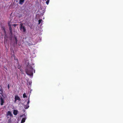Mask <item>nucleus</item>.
Here are the masks:
<instances>
[{
	"label": "nucleus",
	"mask_w": 123,
	"mask_h": 123,
	"mask_svg": "<svg viewBox=\"0 0 123 123\" xmlns=\"http://www.w3.org/2000/svg\"><path fill=\"white\" fill-rule=\"evenodd\" d=\"M35 73V70L31 65L28 64L26 66L25 69V71L26 74L28 75L32 76L33 72Z\"/></svg>",
	"instance_id": "f257e3e1"
},
{
	"label": "nucleus",
	"mask_w": 123,
	"mask_h": 123,
	"mask_svg": "<svg viewBox=\"0 0 123 123\" xmlns=\"http://www.w3.org/2000/svg\"><path fill=\"white\" fill-rule=\"evenodd\" d=\"M19 28L20 30L23 33H25L26 32V27L25 26L24 24L22 23H20L19 25Z\"/></svg>",
	"instance_id": "f03ea898"
},
{
	"label": "nucleus",
	"mask_w": 123,
	"mask_h": 123,
	"mask_svg": "<svg viewBox=\"0 0 123 123\" xmlns=\"http://www.w3.org/2000/svg\"><path fill=\"white\" fill-rule=\"evenodd\" d=\"M5 97L3 95H2V96H0V100L1 105H2L3 104L5 103L4 100H5Z\"/></svg>",
	"instance_id": "7ed1b4c3"
},
{
	"label": "nucleus",
	"mask_w": 123,
	"mask_h": 123,
	"mask_svg": "<svg viewBox=\"0 0 123 123\" xmlns=\"http://www.w3.org/2000/svg\"><path fill=\"white\" fill-rule=\"evenodd\" d=\"M1 30L4 32V37L5 38H6L7 36L6 34V29L4 26H2L1 27Z\"/></svg>",
	"instance_id": "20e7f679"
},
{
	"label": "nucleus",
	"mask_w": 123,
	"mask_h": 123,
	"mask_svg": "<svg viewBox=\"0 0 123 123\" xmlns=\"http://www.w3.org/2000/svg\"><path fill=\"white\" fill-rule=\"evenodd\" d=\"M27 100H28V101L27 102V105H24V108L26 109H27L29 106L28 105L30 102L29 98L28 99H27L26 100H25V101H27Z\"/></svg>",
	"instance_id": "39448f33"
},
{
	"label": "nucleus",
	"mask_w": 123,
	"mask_h": 123,
	"mask_svg": "<svg viewBox=\"0 0 123 123\" xmlns=\"http://www.w3.org/2000/svg\"><path fill=\"white\" fill-rule=\"evenodd\" d=\"M17 100L19 101H20L21 99L17 95H15V100L14 101V102L15 103L16 102Z\"/></svg>",
	"instance_id": "423d86ee"
},
{
	"label": "nucleus",
	"mask_w": 123,
	"mask_h": 123,
	"mask_svg": "<svg viewBox=\"0 0 123 123\" xmlns=\"http://www.w3.org/2000/svg\"><path fill=\"white\" fill-rule=\"evenodd\" d=\"M7 116H8L9 115L10 117H12L13 116V115L12 113H11L10 111H8L6 114Z\"/></svg>",
	"instance_id": "0eeeda50"
},
{
	"label": "nucleus",
	"mask_w": 123,
	"mask_h": 123,
	"mask_svg": "<svg viewBox=\"0 0 123 123\" xmlns=\"http://www.w3.org/2000/svg\"><path fill=\"white\" fill-rule=\"evenodd\" d=\"M18 113V111L16 110H14L13 111V114L15 115H16Z\"/></svg>",
	"instance_id": "6e6552de"
},
{
	"label": "nucleus",
	"mask_w": 123,
	"mask_h": 123,
	"mask_svg": "<svg viewBox=\"0 0 123 123\" xmlns=\"http://www.w3.org/2000/svg\"><path fill=\"white\" fill-rule=\"evenodd\" d=\"M25 0H19V4L20 5H22L24 2Z\"/></svg>",
	"instance_id": "1a4fd4ad"
},
{
	"label": "nucleus",
	"mask_w": 123,
	"mask_h": 123,
	"mask_svg": "<svg viewBox=\"0 0 123 123\" xmlns=\"http://www.w3.org/2000/svg\"><path fill=\"white\" fill-rule=\"evenodd\" d=\"M14 39L15 40V44H17L18 40L16 37L15 36L14 37Z\"/></svg>",
	"instance_id": "9d476101"
},
{
	"label": "nucleus",
	"mask_w": 123,
	"mask_h": 123,
	"mask_svg": "<svg viewBox=\"0 0 123 123\" xmlns=\"http://www.w3.org/2000/svg\"><path fill=\"white\" fill-rule=\"evenodd\" d=\"M25 120H26L25 118H24H24H23L22 120L21 121V123H24L25 122Z\"/></svg>",
	"instance_id": "9b49d317"
},
{
	"label": "nucleus",
	"mask_w": 123,
	"mask_h": 123,
	"mask_svg": "<svg viewBox=\"0 0 123 123\" xmlns=\"http://www.w3.org/2000/svg\"><path fill=\"white\" fill-rule=\"evenodd\" d=\"M0 94H1L2 95H3L2 93L3 92V90L2 88H0Z\"/></svg>",
	"instance_id": "f8f14e48"
},
{
	"label": "nucleus",
	"mask_w": 123,
	"mask_h": 123,
	"mask_svg": "<svg viewBox=\"0 0 123 123\" xmlns=\"http://www.w3.org/2000/svg\"><path fill=\"white\" fill-rule=\"evenodd\" d=\"M18 68L19 69H20V68H21V66L19 64V62H18Z\"/></svg>",
	"instance_id": "ddd939ff"
},
{
	"label": "nucleus",
	"mask_w": 123,
	"mask_h": 123,
	"mask_svg": "<svg viewBox=\"0 0 123 123\" xmlns=\"http://www.w3.org/2000/svg\"><path fill=\"white\" fill-rule=\"evenodd\" d=\"M23 97L24 98H26L27 97V96L25 93H24L23 95Z\"/></svg>",
	"instance_id": "4468645a"
},
{
	"label": "nucleus",
	"mask_w": 123,
	"mask_h": 123,
	"mask_svg": "<svg viewBox=\"0 0 123 123\" xmlns=\"http://www.w3.org/2000/svg\"><path fill=\"white\" fill-rule=\"evenodd\" d=\"M42 21V19H39L38 20V24H40V23L41 22V21Z\"/></svg>",
	"instance_id": "2eb2a0df"
},
{
	"label": "nucleus",
	"mask_w": 123,
	"mask_h": 123,
	"mask_svg": "<svg viewBox=\"0 0 123 123\" xmlns=\"http://www.w3.org/2000/svg\"><path fill=\"white\" fill-rule=\"evenodd\" d=\"M49 0H47L46 1V3L47 5H48L49 4Z\"/></svg>",
	"instance_id": "dca6fc26"
},
{
	"label": "nucleus",
	"mask_w": 123,
	"mask_h": 123,
	"mask_svg": "<svg viewBox=\"0 0 123 123\" xmlns=\"http://www.w3.org/2000/svg\"><path fill=\"white\" fill-rule=\"evenodd\" d=\"M9 30L10 31H12V28L11 26H10L9 27Z\"/></svg>",
	"instance_id": "f3484780"
},
{
	"label": "nucleus",
	"mask_w": 123,
	"mask_h": 123,
	"mask_svg": "<svg viewBox=\"0 0 123 123\" xmlns=\"http://www.w3.org/2000/svg\"><path fill=\"white\" fill-rule=\"evenodd\" d=\"M10 31V36H12V31Z\"/></svg>",
	"instance_id": "a211bd4d"
},
{
	"label": "nucleus",
	"mask_w": 123,
	"mask_h": 123,
	"mask_svg": "<svg viewBox=\"0 0 123 123\" xmlns=\"http://www.w3.org/2000/svg\"><path fill=\"white\" fill-rule=\"evenodd\" d=\"M14 59L15 60H16L17 61V63L19 62H18V58H14Z\"/></svg>",
	"instance_id": "6ab92c4d"
},
{
	"label": "nucleus",
	"mask_w": 123,
	"mask_h": 123,
	"mask_svg": "<svg viewBox=\"0 0 123 123\" xmlns=\"http://www.w3.org/2000/svg\"><path fill=\"white\" fill-rule=\"evenodd\" d=\"M17 25L16 24H14L12 25L14 27H15Z\"/></svg>",
	"instance_id": "aec40b11"
},
{
	"label": "nucleus",
	"mask_w": 123,
	"mask_h": 123,
	"mask_svg": "<svg viewBox=\"0 0 123 123\" xmlns=\"http://www.w3.org/2000/svg\"><path fill=\"white\" fill-rule=\"evenodd\" d=\"M9 88H10L9 85V84H8V89H9Z\"/></svg>",
	"instance_id": "412c9836"
},
{
	"label": "nucleus",
	"mask_w": 123,
	"mask_h": 123,
	"mask_svg": "<svg viewBox=\"0 0 123 123\" xmlns=\"http://www.w3.org/2000/svg\"><path fill=\"white\" fill-rule=\"evenodd\" d=\"M8 26H9V27L10 26H11V25H10L9 23L8 24Z\"/></svg>",
	"instance_id": "4be33fe9"
},
{
	"label": "nucleus",
	"mask_w": 123,
	"mask_h": 123,
	"mask_svg": "<svg viewBox=\"0 0 123 123\" xmlns=\"http://www.w3.org/2000/svg\"><path fill=\"white\" fill-rule=\"evenodd\" d=\"M25 117V115H24Z\"/></svg>",
	"instance_id": "5701e85b"
}]
</instances>
